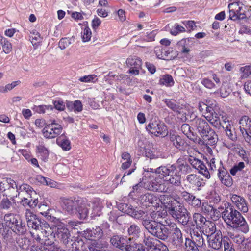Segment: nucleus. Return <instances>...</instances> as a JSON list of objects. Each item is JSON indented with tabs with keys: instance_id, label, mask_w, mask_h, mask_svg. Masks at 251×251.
Wrapping results in <instances>:
<instances>
[{
	"instance_id": "obj_1",
	"label": "nucleus",
	"mask_w": 251,
	"mask_h": 251,
	"mask_svg": "<svg viewBox=\"0 0 251 251\" xmlns=\"http://www.w3.org/2000/svg\"><path fill=\"white\" fill-rule=\"evenodd\" d=\"M224 206L221 217L225 223L232 228H238L244 233L248 232V224L240 212L229 203H226Z\"/></svg>"
},
{
	"instance_id": "obj_2",
	"label": "nucleus",
	"mask_w": 251,
	"mask_h": 251,
	"mask_svg": "<svg viewBox=\"0 0 251 251\" xmlns=\"http://www.w3.org/2000/svg\"><path fill=\"white\" fill-rule=\"evenodd\" d=\"M27 227L29 229H33L41 232L46 237L51 235V229L49 224L44 219L39 217L30 209H26L25 213Z\"/></svg>"
},
{
	"instance_id": "obj_3",
	"label": "nucleus",
	"mask_w": 251,
	"mask_h": 251,
	"mask_svg": "<svg viewBox=\"0 0 251 251\" xmlns=\"http://www.w3.org/2000/svg\"><path fill=\"white\" fill-rule=\"evenodd\" d=\"M154 213H151L149 219H145L142 225L145 228L152 236L163 241L168 239L167 226H166L161 222L155 219Z\"/></svg>"
},
{
	"instance_id": "obj_4",
	"label": "nucleus",
	"mask_w": 251,
	"mask_h": 251,
	"mask_svg": "<svg viewBox=\"0 0 251 251\" xmlns=\"http://www.w3.org/2000/svg\"><path fill=\"white\" fill-rule=\"evenodd\" d=\"M158 177L175 186H180V177L177 175L175 166L172 165L161 166L156 169Z\"/></svg>"
},
{
	"instance_id": "obj_5",
	"label": "nucleus",
	"mask_w": 251,
	"mask_h": 251,
	"mask_svg": "<svg viewBox=\"0 0 251 251\" xmlns=\"http://www.w3.org/2000/svg\"><path fill=\"white\" fill-rule=\"evenodd\" d=\"M190 233L193 239L189 238L185 239V246L187 251H199L201 249L205 250L206 244L202 234L198 228L190 227Z\"/></svg>"
},
{
	"instance_id": "obj_6",
	"label": "nucleus",
	"mask_w": 251,
	"mask_h": 251,
	"mask_svg": "<svg viewBox=\"0 0 251 251\" xmlns=\"http://www.w3.org/2000/svg\"><path fill=\"white\" fill-rule=\"evenodd\" d=\"M168 237L170 233V240L172 246L176 248L179 249L182 246L183 238L182 232L178 227L177 224L174 222H171L167 225Z\"/></svg>"
},
{
	"instance_id": "obj_7",
	"label": "nucleus",
	"mask_w": 251,
	"mask_h": 251,
	"mask_svg": "<svg viewBox=\"0 0 251 251\" xmlns=\"http://www.w3.org/2000/svg\"><path fill=\"white\" fill-rule=\"evenodd\" d=\"M162 204L166 209L169 214L172 217H176V214L181 209L182 203L170 195H163Z\"/></svg>"
},
{
	"instance_id": "obj_8",
	"label": "nucleus",
	"mask_w": 251,
	"mask_h": 251,
	"mask_svg": "<svg viewBox=\"0 0 251 251\" xmlns=\"http://www.w3.org/2000/svg\"><path fill=\"white\" fill-rule=\"evenodd\" d=\"M80 200L76 197L61 198L60 204L65 212L73 215L77 213V208L80 204Z\"/></svg>"
},
{
	"instance_id": "obj_9",
	"label": "nucleus",
	"mask_w": 251,
	"mask_h": 251,
	"mask_svg": "<svg viewBox=\"0 0 251 251\" xmlns=\"http://www.w3.org/2000/svg\"><path fill=\"white\" fill-rule=\"evenodd\" d=\"M146 129L155 136H164L167 133L166 126L159 120H152L146 126Z\"/></svg>"
},
{
	"instance_id": "obj_10",
	"label": "nucleus",
	"mask_w": 251,
	"mask_h": 251,
	"mask_svg": "<svg viewBox=\"0 0 251 251\" xmlns=\"http://www.w3.org/2000/svg\"><path fill=\"white\" fill-rule=\"evenodd\" d=\"M249 117L242 116L239 120L240 130L245 141L251 145V123Z\"/></svg>"
},
{
	"instance_id": "obj_11",
	"label": "nucleus",
	"mask_w": 251,
	"mask_h": 251,
	"mask_svg": "<svg viewBox=\"0 0 251 251\" xmlns=\"http://www.w3.org/2000/svg\"><path fill=\"white\" fill-rule=\"evenodd\" d=\"M165 182L160 178H156L152 180L144 182V187L150 191L166 192L168 190V188L166 186Z\"/></svg>"
},
{
	"instance_id": "obj_12",
	"label": "nucleus",
	"mask_w": 251,
	"mask_h": 251,
	"mask_svg": "<svg viewBox=\"0 0 251 251\" xmlns=\"http://www.w3.org/2000/svg\"><path fill=\"white\" fill-rule=\"evenodd\" d=\"M82 236L86 239L94 241V242L92 244L96 245V241L100 239L103 235V232L99 226H95L92 228H87L86 230L82 232Z\"/></svg>"
},
{
	"instance_id": "obj_13",
	"label": "nucleus",
	"mask_w": 251,
	"mask_h": 251,
	"mask_svg": "<svg viewBox=\"0 0 251 251\" xmlns=\"http://www.w3.org/2000/svg\"><path fill=\"white\" fill-rule=\"evenodd\" d=\"M162 197L163 196H161L159 198L154 194L147 193L141 195L139 200L143 206L149 207L151 204L153 207H157L159 206L160 202L162 203Z\"/></svg>"
},
{
	"instance_id": "obj_14",
	"label": "nucleus",
	"mask_w": 251,
	"mask_h": 251,
	"mask_svg": "<svg viewBox=\"0 0 251 251\" xmlns=\"http://www.w3.org/2000/svg\"><path fill=\"white\" fill-rule=\"evenodd\" d=\"M63 130L60 124H47L44 127L42 132L46 138H54L60 135Z\"/></svg>"
},
{
	"instance_id": "obj_15",
	"label": "nucleus",
	"mask_w": 251,
	"mask_h": 251,
	"mask_svg": "<svg viewBox=\"0 0 251 251\" xmlns=\"http://www.w3.org/2000/svg\"><path fill=\"white\" fill-rule=\"evenodd\" d=\"M53 233L51 231V234ZM71 234L69 230L62 225H58L54 232L53 237L57 238L64 244H68L70 239Z\"/></svg>"
},
{
	"instance_id": "obj_16",
	"label": "nucleus",
	"mask_w": 251,
	"mask_h": 251,
	"mask_svg": "<svg viewBox=\"0 0 251 251\" xmlns=\"http://www.w3.org/2000/svg\"><path fill=\"white\" fill-rule=\"evenodd\" d=\"M192 125L196 127L197 130L201 136L210 130L211 128L208 123L203 118L196 117L192 121Z\"/></svg>"
},
{
	"instance_id": "obj_17",
	"label": "nucleus",
	"mask_w": 251,
	"mask_h": 251,
	"mask_svg": "<svg viewBox=\"0 0 251 251\" xmlns=\"http://www.w3.org/2000/svg\"><path fill=\"white\" fill-rule=\"evenodd\" d=\"M88 248L89 251H98L97 249L85 243L82 239L77 237L71 244L70 249L72 251H88Z\"/></svg>"
},
{
	"instance_id": "obj_18",
	"label": "nucleus",
	"mask_w": 251,
	"mask_h": 251,
	"mask_svg": "<svg viewBox=\"0 0 251 251\" xmlns=\"http://www.w3.org/2000/svg\"><path fill=\"white\" fill-rule=\"evenodd\" d=\"M126 63L128 66L130 67L129 70L130 74L135 75L139 74L142 65V61L140 58L135 56L130 57L126 59Z\"/></svg>"
},
{
	"instance_id": "obj_19",
	"label": "nucleus",
	"mask_w": 251,
	"mask_h": 251,
	"mask_svg": "<svg viewBox=\"0 0 251 251\" xmlns=\"http://www.w3.org/2000/svg\"><path fill=\"white\" fill-rule=\"evenodd\" d=\"M208 245L211 248L218 250L220 249L223 243V238L220 230H218L215 234L207 235Z\"/></svg>"
},
{
	"instance_id": "obj_20",
	"label": "nucleus",
	"mask_w": 251,
	"mask_h": 251,
	"mask_svg": "<svg viewBox=\"0 0 251 251\" xmlns=\"http://www.w3.org/2000/svg\"><path fill=\"white\" fill-rule=\"evenodd\" d=\"M175 166L177 175L180 177V185L181 183V174H187L192 172L191 166L183 159L179 158L175 164H173Z\"/></svg>"
},
{
	"instance_id": "obj_21",
	"label": "nucleus",
	"mask_w": 251,
	"mask_h": 251,
	"mask_svg": "<svg viewBox=\"0 0 251 251\" xmlns=\"http://www.w3.org/2000/svg\"><path fill=\"white\" fill-rule=\"evenodd\" d=\"M218 171V176L221 182L227 187L231 186L233 180L227 171L223 166H220Z\"/></svg>"
},
{
	"instance_id": "obj_22",
	"label": "nucleus",
	"mask_w": 251,
	"mask_h": 251,
	"mask_svg": "<svg viewBox=\"0 0 251 251\" xmlns=\"http://www.w3.org/2000/svg\"><path fill=\"white\" fill-rule=\"evenodd\" d=\"M130 238L126 236L114 235L111 238L110 242L115 247L125 251Z\"/></svg>"
},
{
	"instance_id": "obj_23",
	"label": "nucleus",
	"mask_w": 251,
	"mask_h": 251,
	"mask_svg": "<svg viewBox=\"0 0 251 251\" xmlns=\"http://www.w3.org/2000/svg\"><path fill=\"white\" fill-rule=\"evenodd\" d=\"M230 198L232 202L243 213H247L248 211V204L244 198L233 194Z\"/></svg>"
},
{
	"instance_id": "obj_24",
	"label": "nucleus",
	"mask_w": 251,
	"mask_h": 251,
	"mask_svg": "<svg viewBox=\"0 0 251 251\" xmlns=\"http://www.w3.org/2000/svg\"><path fill=\"white\" fill-rule=\"evenodd\" d=\"M228 237L229 239H231L233 242L236 243L240 248L246 249L247 247L249 246L250 243L248 239H245V237L239 234H234L231 232H228Z\"/></svg>"
},
{
	"instance_id": "obj_25",
	"label": "nucleus",
	"mask_w": 251,
	"mask_h": 251,
	"mask_svg": "<svg viewBox=\"0 0 251 251\" xmlns=\"http://www.w3.org/2000/svg\"><path fill=\"white\" fill-rule=\"evenodd\" d=\"M229 8V18L232 20L237 19H244L246 16L245 14H239L241 8L239 6L238 2L231 3L228 5Z\"/></svg>"
},
{
	"instance_id": "obj_26",
	"label": "nucleus",
	"mask_w": 251,
	"mask_h": 251,
	"mask_svg": "<svg viewBox=\"0 0 251 251\" xmlns=\"http://www.w3.org/2000/svg\"><path fill=\"white\" fill-rule=\"evenodd\" d=\"M191 214L187 209H186L183 211V213L180 214L174 220L183 226H187V227H189V229H190V227H192V228L195 227V225L193 222H189Z\"/></svg>"
},
{
	"instance_id": "obj_27",
	"label": "nucleus",
	"mask_w": 251,
	"mask_h": 251,
	"mask_svg": "<svg viewBox=\"0 0 251 251\" xmlns=\"http://www.w3.org/2000/svg\"><path fill=\"white\" fill-rule=\"evenodd\" d=\"M168 138H169L170 145H172L177 149L182 150L184 148L185 142L179 135L170 133Z\"/></svg>"
},
{
	"instance_id": "obj_28",
	"label": "nucleus",
	"mask_w": 251,
	"mask_h": 251,
	"mask_svg": "<svg viewBox=\"0 0 251 251\" xmlns=\"http://www.w3.org/2000/svg\"><path fill=\"white\" fill-rule=\"evenodd\" d=\"M91 208V204H86L80 200V204L77 208V217L81 219H85L89 214V210Z\"/></svg>"
},
{
	"instance_id": "obj_29",
	"label": "nucleus",
	"mask_w": 251,
	"mask_h": 251,
	"mask_svg": "<svg viewBox=\"0 0 251 251\" xmlns=\"http://www.w3.org/2000/svg\"><path fill=\"white\" fill-rule=\"evenodd\" d=\"M19 217L18 215L12 213H8L5 215L4 221L9 229L14 228L17 223H18Z\"/></svg>"
},
{
	"instance_id": "obj_30",
	"label": "nucleus",
	"mask_w": 251,
	"mask_h": 251,
	"mask_svg": "<svg viewBox=\"0 0 251 251\" xmlns=\"http://www.w3.org/2000/svg\"><path fill=\"white\" fill-rule=\"evenodd\" d=\"M125 251H145L144 246L132 240L130 238Z\"/></svg>"
},
{
	"instance_id": "obj_31",
	"label": "nucleus",
	"mask_w": 251,
	"mask_h": 251,
	"mask_svg": "<svg viewBox=\"0 0 251 251\" xmlns=\"http://www.w3.org/2000/svg\"><path fill=\"white\" fill-rule=\"evenodd\" d=\"M201 137L204 140L207 141V143L210 145H215L217 143L218 139L217 135L211 128L204 134V136H202Z\"/></svg>"
},
{
	"instance_id": "obj_32",
	"label": "nucleus",
	"mask_w": 251,
	"mask_h": 251,
	"mask_svg": "<svg viewBox=\"0 0 251 251\" xmlns=\"http://www.w3.org/2000/svg\"><path fill=\"white\" fill-rule=\"evenodd\" d=\"M56 143L64 151H69L71 149L70 141L63 134L57 138Z\"/></svg>"
},
{
	"instance_id": "obj_33",
	"label": "nucleus",
	"mask_w": 251,
	"mask_h": 251,
	"mask_svg": "<svg viewBox=\"0 0 251 251\" xmlns=\"http://www.w3.org/2000/svg\"><path fill=\"white\" fill-rule=\"evenodd\" d=\"M201 211L204 214L210 216L212 218L215 215L216 213L219 212L216 208L207 202H204L202 204Z\"/></svg>"
},
{
	"instance_id": "obj_34",
	"label": "nucleus",
	"mask_w": 251,
	"mask_h": 251,
	"mask_svg": "<svg viewBox=\"0 0 251 251\" xmlns=\"http://www.w3.org/2000/svg\"><path fill=\"white\" fill-rule=\"evenodd\" d=\"M128 234L133 238H138L140 237L141 233L140 227L136 224H133L130 226L128 228Z\"/></svg>"
},
{
	"instance_id": "obj_35",
	"label": "nucleus",
	"mask_w": 251,
	"mask_h": 251,
	"mask_svg": "<svg viewBox=\"0 0 251 251\" xmlns=\"http://www.w3.org/2000/svg\"><path fill=\"white\" fill-rule=\"evenodd\" d=\"M164 102L166 105L174 112H177L179 114L181 113V111L182 109V106L176 104L175 100L166 99Z\"/></svg>"
},
{
	"instance_id": "obj_36",
	"label": "nucleus",
	"mask_w": 251,
	"mask_h": 251,
	"mask_svg": "<svg viewBox=\"0 0 251 251\" xmlns=\"http://www.w3.org/2000/svg\"><path fill=\"white\" fill-rule=\"evenodd\" d=\"M203 230L207 235L215 234L218 230H216V225L214 222L208 220L202 227Z\"/></svg>"
},
{
	"instance_id": "obj_37",
	"label": "nucleus",
	"mask_w": 251,
	"mask_h": 251,
	"mask_svg": "<svg viewBox=\"0 0 251 251\" xmlns=\"http://www.w3.org/2000/svg\"><path fill=\"white\" fill-rule=\"evenodd\" d=\"M222 127L225 129L226 134L229 139L233 141H235L237 140V138L234 131V128L231 124H228L226 126H223Z\"/></svg>"
},
{
	"instance_id": "obj_38",
	"label": "nucleus",
	"mask_w": 251,
	"mask_h": 251,
	"mask_svg": "<svg viewBox=\"0 0 251 251\" xmlns=\"http://www.w3.org/2000/svg\"><path fill=\"white\" fill-rule=\"evenodd\" d=\"M205 119L215 127L220 129L222 127V125L221 122L220 117L217 113L213 116L208 117V116H204Z\"/></svg>"
},
{
	"instance_id": "obj_39",
	"label": "nucleus",
	"mask_w": 251,
	"mask_h": 251,
	"mask_svg": "<svg viewBox=\"0 0 251 251\" xmlns=\"http://www.w3.org/2000/svg\"><path fill=\"white\" fill-rule=\"evenodd\" d=\"M181 130L182 133L191 140L196 139V136L192 131L190 126L187 124H183L181 126Z\"/></svg>"
},
{
	"instance_id": "obj_40",
	"label": "nucleus",
	"mask_w": 251,
	"mask_h": 251,
	"mask_svg": "<svg viewBox=\"0 0 251 251\" xmlns=\"http://www.w3.org/2000/svg\"><path fill=\"white\" fill-rule=\"evenodd\" d=\"M130 216L134 219L137 220H141L142 222L145 219H149L150 217V216H149L147 214H146L145 211L142 210L135 209H133Z\"/></svg>"
},
{
	"instance_id": "obj_41",
	"label": "nucleus",
	"mask_w": 251,
	"mask_h": 251,
	"mask_svg": "<svg viewBox=\"0 0 251 251\" xmlns=\"http://www.w3.org/2000/svg\"><path fill=\"white\" fill-rule=\"evenodd\" d=\"M193 220L196 226H202L208 221L206 218L200 213H195L193 215Z\"/></svg>"
},
{
	"instance_id": "obj_42",
	"label": "nucleus",
	"mask_w": 251,
	"mask_h": 251,
	"mask_svg": "<svg viewBox=\"0 0 251 251\" xmlns=\"http://www.w3.org/2000/svg\"><path fill=\"white\" fill-rule=\"evenodd\" d=\"M52 244V242H50V243H45L44 245L41 243L40 245H33L31 247V251H51L53 250V248H55V246H50L46 247V245H51Z\"/></svg>"
},
{
	"instance_id": "obj_43",
	"label": "nucleus",
	"mask_w": 251,
	"mask_h": 251,
	"mask_svg": "<svg viewBox=\"0 0 251 251\" xmlns=\"http://www.w3.org/2000/svg\"><path fill=\"white\" fill-rule=\"evenodd\" d=\"M3 196L9 198L10 200H14V198L20 195L18 188L8 187L4 190Z\"/></svg>"
},
{
	"instance_id": "obj_44",
	"label": "nucleus",
	"mask_w": 251,
	"mask_h": 251,
	"mask_svg": "<svg viewBox=\"0 0 251 251\" xmlns=\"http://www.w3.org/2000/svg\"><path fill=\"white\" fill-rule=\"evenodd\" d=\"M18 191L20 192V194H23L25 192L27 194V196L36 194V193L33 190V189L27 184H23L21 185L20 186Z\"/></svg>"
},
{
	"instance_id": "obj_45",
	"label": "nucleus",
	"mask_w": 251,
	"mask_h": 251,
	"mask_svg": "<svg viewBox=\"0 0 251 251\" xmlns=\"http://www.w3.org/2000/svg\"><path fill=\"white\" fill-rule=\"evenodd\" d=\"M160 82L161 84L169 87L172 86L174 84L173 77L168 74L162 76V77L160 80Z\"/></svg>"
},
{
	"instance_id": "obj_46",
	"label": "nucleus",
	"mask_w": 251,
	"mask_h": 251,
	"mask_svg": "<svg viewBox=\"0 0 251 251\" xmlns=\"http://www.w3.org/2000/svg\"><path fill=\"white\" fill-rule=\"evenodd\" d=\"M67 106L68 108H74L75 112H79L82 110V104L79 100H75L73 103L72 102H68Z\"/></svg>"
},
{
	"instance_id": "obj_47",
	"label": "nucleus",
	"mask_w": 251,
	"mask_h": 251,
	"mask_svg": "<svg viewBox=\"0 0 251 251\" xmlns=\"http://www.w3.org/2000/svg\"><path fill=\"white\" fill-rule=\"evenodd\" d=\"M177 44L182 48L181 52L183 53H188L190 52V44H189V40H186L185 38L182 39L178 42Z\"/></svg>"
},
{
	"instance_id": "obj_48",
	"label": "nucleus",
	"mask_w": 251,
	"mask_h": 251,
	"mask_svg": "<svg viewBox=\"0 0 251 251\" xmlns=\"http://www.w3.org/2000/svg\"><path fill=\"white\" fill-rule=\"evenodd\" d=\"M37 180L43 184L53 187L55 185V182L50 178L44 177L41 175L37 176Z\"/></svg>"
},
{
	"instance_id": "obj_49",
	"label": "nucleus",
	"mask_w": 251,
	"mask_h": 251,
	"mask_svg": "<svg viewBox=\"0 0 251 251\" xmlns=\"http://www.w3.org/2000/svg\"><path fill=\"white\" fill-rule=\"evenodd\" d=\"M37 150L39 156H40L42 160L46 161L49 156L48 150L43 146H39L37 147Z\"/></svg>"
},
{
	"instance_id": "obj_50",
	"label": "nucleus",
	"mask_w": 251,
	"mask_h": 251,
	"mask_svg": "<svg viewBox=\"0 0 251 251\" xmlns=\"http://www.w3.org/2000/svg\"><path fill=\"white\" fill-rule=\"evenodd\" d=\"M14 228H15V231H17V233L19 234H23L25 233L26 230L25 224L22 223L20 218L18 220V223H16Z\"/></svg>"
},
{
	"instance_id": "obj_51",
	"label": "nucleus",
	"mask_w": 251,
	"mask_h": 251,
	"mask_svg": "<svg viewBox=\"0 0 251 251\" xmlns=\"http://www.w3.org/2000/svg\"><path fill=\"white\" fill-rule=\"evenodd\" d=\"M90 209H92V212L90 214V216L92 218L97 216H100L101 214V207L97 203H91Z\"/></svg>"
},
{
	"instance_id": "obj_52",
	"label": "nucleus",
	"mask_w": 251,
	"mask_h": 251,
	"mask_svg": "<svg viewBox=\"0 0 251 251\" xmlns=\"http://www.w3.org/2000/svg\"><path fill=\"white\" fill-rule=\"evenodd\" d=\"M200 165L199 166V167H198L197 170L199 171V172L201 174H202L203 175V176H205V178H206L207 179L210 178V172L208 170L205 165L201 161Z\"/></svg>"
},
{
	"instance_id": "obj_53",
	"label": "nucleus",
	"mask_w": 251,
	"mask_h": 251,
	"mask_svg": "<svg viewBox=\"0 0 251 251\" xmlns=\"http://www.w3.org/2000/svg\"><path fill=\"white\" fill-rule=\"evenodd\" d=\"M32 110L39 114H44L46 110L52 109V107L51 105H34Z\"/></svg>"
},
{
	"instance_id": "obj_54",
	"label": "nucleus",
	"mask_w": 251,
	"mask_h": 251,
	"mask_svg": "<svg viewBox=\"0 0 251 251\" xmlns=\"http://www.w3.org/2000/svg\"><path fill=\"white\" fill-rule=\"evenodd\" d=\"M223 245L225 251H235V250L233 247L232 242L230 241V239L228 237H224Z\"/></svg>"
},
{
	"instance_id": "obj_55",
	"label": "nucleus",
	"mask_w": 251,
	"mask_h": 251,
	"mask_svg": "<svg viewBox=\"0 0 251 251\" xmlns=\"http://www.w3.org/2000/svg\"><path fill=\"white\" fill-rule=\"evenodd\" d=\"M82 40L84 42H88L90 40L92 35L91 29L88 26H85L83 31L81 32Z\"/></svg>"
},
{
	"instance_id": "obj_56",
	"label": "nucleus",
	"mask_w": 251,
	"mask_h": 251,
	"mask_svg": "<svg viewBox=\"0 0 251 251\" xmlns=\"http://www.w3.org/2000/svg\"><path fill=\"white\" fill-rule=\"evenodd\" d=\"M9 231V226L5 223L4 219L0 216V233L5 236Z\"/></svg>"
},
{
	"instance_id": "obj_57",
	"label": "nucleus",
	"mask_w": 251,
	"mask_h": 251,
	"mask_svg": "<svg viewBox=\"0 0 251 251\" xmlns=\"http://www.w3.org/2000/svg\"><path fill=\"white\" fill-rule=\"evenodd\" d=\"M245 167V163L243 162H240L234 165V166L230 170V174L235 176L238 172L241 171Z\"/></svg>"
},
{
	"instance_id": "obj_58",
	"label": "nucleus",
	"mask_w": 251,
	"mask_h": 251,
	"mask_svg": "<svg viewBox=\"0 0 251 251\" xmlns=\"http://www.w3.org/2000/svg\"><path fill=\"white\" fill-rule=\"evenodd\" d=\"M119 209L121 211L129 215V216L134 209L131 205H128L126 203H121L119 205Z\"/></svg>"
},
{
	"instance_id": "obj_59",
	"label": "nucleus",
	"mask_w": 251,
	"mask_h": 251,
	"mask_svg": "<svg viewBox=\"0 0 251 251\" xmlns=\"http://www.w3.org/2000/svg\"><path fill=\"white\" fill-rule=\"evenodd\" d=\"M164 50V49L162 47H156L155 48L154 52L158 58L164 60L167 59V55L165 54H163Z\"/></svg>"
},
{
	"instance_id": "obj_60",
	"label": "nucleus",
	"mask_w": 251,
	"mask_h": 251,
	"mask_svg": "<svg viewBox=\"0 0 251 251\" xmlns=\"http://www.w3.org/2000/svg\"><path fill=\"white\" fill-rule=\"evenodd\" d=\"M9 200L10 199L6 197L2 199L0 203V207L1 209L7 210L10 208L11 206V202Z\"/></svg>"
},
{
	"instance_id": "obj_61",
	"label": "nucleus",
	"mask_w": 251,
	"mask_h": 251,
	"mask_svg": "<svg viewBox=\"0 0 251 251\" xmlns=\"http://www.w3.org/2000/svg\"><path fill=\"white\" fill-rule=\"evenodd\" d=\"M185 31L184 27L179 25L177 24L175 25L174 27L171 29L170 33L173 35H176L180 32H182Z\"/></svg>"
},
{
	"instance_id": "obj_62",
	"label": "nucleus",
	"mask_w": 251,
	"mask_h": 251,
	"mask_svg": "<svg viewBox=\"0 0 251 251\" xmlns=\"http://www.w3.org/2000/svg\"><path fill=\"white\" fill-rule=\"evenodd\" d=\"M154 239L152 237H151L150 236H145L143 242L147 247L151 250L155 246L154 245Z\"/></svg>"
},
{
	"instance_id": "obj_63",
	"label": "nucleus",
	"mask_w": 251,
	"mask_h": 251,
	"mask_svg": "<svg viewBox=\"0 0 251 251\" xmlns=\"http://www.w3.org/2000/svg\"><path fill=\"white\" fill-rule=\"evenodd\" d=\"M96 77V75H87L80 77L78 80L82 82H94L95 80H97Z\"/></svg>"
},
{
	"instance_id": "obj_64",
	"label": "nucleus",
	"mask_w": 251,
	"mask_h": 251,
	"mask_svg": "<svg viewBox=\"0 0 251 251\" xmlns=\"http://www.w3.org/2000/svg\"><path fill=\"white\" fill-rule=\"evenodd\" d=\"M1 46L2 47V51L6 54L9 53L12 50V44L6 38Z\"/></svg>"
}]
</instances>
